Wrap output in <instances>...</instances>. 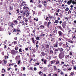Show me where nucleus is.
I'll return each mask as SVG.
<instances>
[{"label": "nucleus", "instance_id": "obj_23", "mask_svg": "<svg viewBox=\"0 0 76 76\" xmlns=\"http://www.w3.org/2000/svg\"><path fill=\"white\" fill-rule=\"evenodd\" d=\"M69 8L67 7L66 8V9H65V11H66V12H67V11H68V10H69Z\"/></svg>", "mask_w": 76, "mask_h": 76}, {"label": "nucleus", "instance_id": "obj_40", "mask_svg": "<svg viewBox=\"0 0 76 76\" xmlns=\"http://www.w3.org/2000/svg\"><path fill=\"white\" fill-rule=\"evenodd\" d=\"M23 69L24 71H25V67H23Z\"/></svg>", "mask_w": 76, "mask_h": 76}, {"label": "nucleus", "instance_id": "obj_56", "mask_svg": "<svg viewBox=\"0 0 76 76\" xmlns=\"http://www.w3.org/2000/svg\"><path fill=\"white\" fill-rule=\"evenodd\" d=\"M17 22H18V21L16 20H15V21H14V23H16H16H17Z\"/></svg>", "mask_w": 76, "mask_h": 76}, {"label": "nucleus", "instance_id": "obj_64", "mask_svg": "<svg viewBox=\"0 0 76 76\" xmlns=\"http://www.w3.org/2000/svg\"><path fill=\"white\" fill-rule=\"evenodd\" d=\"M74 70H76V66H74Z\"/></svg>", "mask_w": 76, "mask_h": 76}, {"label": "nucleus", "instance_id": "obj_25", "mask_svg": "<svg viewBox=\"0 0 76 76\" xmlns=\"http://www.w3.org/2000/svg\"><path fill=\"white\" fill-rule=\"evenodd\" d=\"M19 51L20 53L21 52H22V48H20L19 50Z\"/></svg>", "mask_w": 76, "mask_h": 76}, {"label": "nucleus", "instance_id": "obj_12", "mask_svg": "<svg viewBox=\"0 0 76 76\" xmlns=\"http://www.w3.org/2000/svg\"><path fill=\"white\" fill-rule=\"evenodd\" d=\"M41 54L44 57V56H45V53H44V52H42L41 53Z\"/></svg>", "mask_w": 76, "mask_h": 76}, {"label": "nucleus", "instance_id": "obj_1", "mask_svg": "<svg viewBox=\"0 0 76 76\" xmlns=\"http://www.w3.org/2000/svg\"><path fill=\"white\" fill-rule=\"evenodd\" d=\"M65 56L64 53L61 52H60L58 55L59 58L60 59L63 58Z\"/></svg>", "mask_w": 76, "mask_h": 76}, {"label": "nucleus", "instance_id": "obj_14", "mask_svg": "<svg viewBox=\"0 0 76 76\" xmlns=\"http://www.w3.org/2000/svg\"><path fill=\"white\" fill-rule=\"evenodd\" d=\"M20 58V56H16V59L17 60H18V59H19Z\"/></svg>", "mask_w": 76, "mask_h": 76}, {"label": "nucleus", "instance_id": "obj_27", "mask_svg": "<svg viewBox=\"0 0 76 76\" xmlns=\"http://www.w3.org/2000/svg\"><path fill=\"white\" fill-rule=\"evenodd\" d=\"M59 16L60 17H61V18L62 17H63V15L61 14V13H59Z\"/></svg>", "mask_w": 76, "mask_h": 76}, {"label": "nucleus", "instance_id": "obj_48", "mask_svg": "<svg viewBox=\"0 0 76 76\" xmlns=\"http://www.w3.org/2000/svg\"><path fill=\"white\" fill-rule=\"evenodd\" d=\"M36 39L37 40H38L39 39V37H37L36 38Z\"/></svg>", "mask_w": 76, "mask_h": 76}, {"label": "nucleus", "instance_id": "obj_60", "mask_svg": "<svg viewBox=\"0 0 76 76\" xmlns=\"http://www.w3.org/2000/svg\"><path fill=\"white\" fill-rule=\"evenodd\" d=\"M51 64H54V62L53 61H53H51Z\"/></svg>", "mask_w": 76, "mask_h": 76}, {"label": "nucleus", "instance_id": "obj_10", "mask_svg": "<svg viewBox=\"0 0 76 76\" xmlns=\"http://www.w3.org/2000/svg\"><path fill=\"white\" fill-rule=\"evenodd\" d=\"M11 53L12 54H15V52L14 50H12L11 52Z\"/></svg>", "mask_w": 76, "mask_h": 76}, {"label": "nucleus", "instance_id": "obj_61", "mask_svg": "<svg viewBox=\"0 0 76 76\" xmlns=\"http://www.w3.org/2000/svg\"><path fill=\"white\" fill-rule=\"evenodd\" d=\"M54 76H57V74H54Z\"/></svg>", "mask_w": 76, "mask_h": 76}, {"label": "nucleus", "instance_id": "obj_53", "mask_svg": "<svg viewBox=\"0 0 76 76\" xmlns=\"http://www.w3.org/2000/svg\"><path fill=\"white\" fill-rule=\"evenodd\" d=\"M21 17H22V16H18V18H20V19H21Z\"/></svg>", "mask_w": 76, "mask_h": 76}, {"label": "nucleus", "instance_id": "obj_37", "mask_svg": "<svg viewBox=\"0 0 76 76\" xmlns=\"http://www.w3.org/2000/svg\"><path fill=\"white\" fill-rule=\"evenodd\" d=\"M72 3L73 4H76V2H72Z\"/></svg>", "mask_w": 76, "mask_h": 76}, {"label": "nucleus", "instance_id": "obj_36", "mask_svg": "<svg viewBox=\"0 0 76 76\" xmlns=\"http://www.w3.org/2000/svg\"><path fill=\"white\" fill-rule=\"evenodd\" d=\"M67 70V69L66 68H65L64 69H63V70H64V71H66Z\"/></svg>", "mask_w": 76, "mask_h": 76}, {"label": "nucleus", "instance_id": "obj_8", "mask_svg": "<svg viewBox=\"0 0 76 76\" xmlns=\"http://www.w3.org/2000/svg\"><path fill=\"white\" fill-rule=\"evenodd\" d=\"M58 22H59V21L58 20H56L55 21L54 23H58Z\"/></svg>", "mask_w": 76, "mask_h": 76}, {"label": "nucleus", "instance_id": "obj_34", "mask_svg": "<svg viewBox=\"0 0 76 76\" xmlns=\"http://www.w3.org/2000/svg\"><path fill=\"white\" fill-rule=\"evenodd\" d=\"M69 32V34H72V31H71V30H70L69 31H68Z\"/></svg>", "mask_w": 76, "mask_h": 76}, {"label": "nucleus", "instance_id": "obj_52", "mask_svg": "<svg viewBox=\"0 0 76 76\" xmlns=\"http://www.w3.org/2000/svg\"><path fill=\"white\" fill-rule=\"evenodd\" d=\"M37 70V68H36V67L34 68V70L36 71V70Z\"/></svg>", "mask_w": 76, "mask_h": 76}, {"label": "nucleus", "instance_id": "obj_7", "mask_svg": "<svg viewBox=\"0 0 76 76\" xmlns=\"http://www.w3.org/2000/svg\"><path fill=\"white\" fill-rule=\"evenodd\" d=\"M53 70L56 71V70H57V68L56 66H53Z\"/></svg>", "mask_w": 76, "mask_h": 76}, {"label": "nucleus", "instance_id": "obj_22", "mask_svg": "<svg viewBox=\"0 0 76 76\" xmlns=\"http://www.w3.org/2000/svg\"><path fill=\"white\" fill-rule=\"evenodd\" d=\"M9 56H6V55H5L4 56V57L5 58V59H6V58H7Z\"/></svg>", "mask_w": 76, "mask_h": 76}, {"label": "nucleus", "instance_id": "obj_2", "mask_svg": "<svg viewBox=\"0 0 76 76\" xmlns=\"http://www.w3.org/2000/svg\"><path fill=\"white\" fill-rule=\"evenodd\" d=\"M57 50H58V51H60L61 53H62L63 51L64 50V49L62 48H57Z\"/></svg>", "mask_w": 76, "mask_h": 76}, {"label": "nucleus", "instance_id": "obj_54", "mask_svg": "<svg viewBox=\"0 0 76 76\" xmlns=\"http://www.w3.org/2000/svg\"><path fill=\"white\" fill-rule=\"evenodd\" d=\"M35 11H33V15H35Z\"/></svg>", "mask_w": 76, "mask_h": 76}, {"label": "nucleus", "instance_id": "obj_16", "mask_svg": "<svg viewBox=\"0 0 76 76\" xmlns=\"http://www.w3.org/2000/svg\"><path fill=\"white\" fill-rule=\"evenodd\" d=\"M52 66V65L51 64H49L48 65V68H49V67H51Z\"/></svg>", "mask_w": 76, "mask_h": 76}, {"label": "nucleus", "instance_id": "obj_59", "mask_svg": "<svg viewBox=\"0 0 76 76\" xmlns=\"http://www.w3.org/2000/svg\"><path fill=\"white\" fill-rule=\"evenodd\" d=\"M68 70H72V68H68Z\"/></svg>", "mask_w": 76, "mask_h": 76}, {"label": "nucleus", "instance_id": "obj_33", "mask_svg": "<svg viewBox=\"0 0 76 76\" xmlns=\"http://www.w3.org/2000/svg\"><path fill=\"white\" fill-rule=\"evenodd\" d=\"M10 69H11L10 68H9V67H7V70L8 71H9V70H10Z\"/></svg>", "mask_w": 76, "mask_h": 76}, {"label": "nucleus", "instance_id": "obj_17", "mask_svg": "<svg viewBox=\"0 0 76 76\" xmlns=\"http://www.w3.org/2000/svg\"><path fill=\"white\" fill-rule=\"evenodd\" d=\"M9 9V10H13V7L10 6Z\"/></svg>", "mask_w": 76, "mask_h": 76}, {"label": "nucleus", "instance_id": "obj_15", "mask_svg": "<svg viewBox=\"0 0 76 76\" xmlns=\"http://www.w3.org/2000/svg\"><path fill=\"white\" fill-rule=\"evenodd\" d=\"M58 29H61V30L63 29V28H61V26H58Z\"/></svg>", "mask_w": 76, "mask_h": 76}, {"label": "nucleus", "instance_id": "obj_50", "mask_svg": "<svg viewBox=\"0 0 76 76\" xmlns=\"http://www.w3.org/2000/svg\"><path fill=\"white\" fill-rule=\"evenodd\" d=\"M14 39L15 40H17V39H18V38H17V37H15Z\"/></svg>", "mask_w": 76, "mask_h": 76}, {"label": "nucleus", "instance_id": "obj_51", "mask_svg": "<svg viewBox=\"0 0 76 76\" xmlns=\"http://www.w3.org/2000/svg\"><path fill=\"white\" fill-rule=\"evenodd\" d=\"M70 13H71V11H70V10H69V11L68 12V14H69Z\"/></svg>", "mask_w": 76, "mask_h": 76}, {"label": "nucleus", "instance_id": "obj_28", "mask_svg": "<svg viewBox=\"0 0 76 76\" xmlns=\"http://www.w3.org/2000/svg\"><path fill=\"white\" fill-rule=\"evenodd\" d=\"M23 22H24L23 20H21L20 21V23H23Z\"/></svg>", "mask_w": 76, "mask_h": 76}, {"label": "nucleus", "instance_id": "obj_19", "mask_svg": "<svg viewBox=\"0 0 76 76\" xmlns=\"http://www.w3.org/2000/svg\"><path fill=\"white\" fill-rule=\"evenodd\" d=\"M61 39H62V38H59L58 39V41L59 42H60V41H61Z\"/></svg>", "mask_w": 76, "mask_h": 76}, {"label": "nucleus", "instance_id": "obj_46", "mask_svg": "<svg viewBox=\"0 0 76 76\" xmlns=\"http://www.w3.org/2000/svg\"><path fill=\"white\" fill-rule=\"evenodd\" d=\"M39 6V8H41V7H42V6L41 5H40L39 4L38 5Z\"/></svg>", "mask_w": 76, "mask_h": 76}, {"label": "nucleus", "instance_id": "obj_13", "mask_svg": "<svg viewBox=\"0 0 76 76\" xmlns=\"http://www.w3.org/2000/svg\"><path fill=\"white\" fill-rule=\"evenodd\" d=\"M50 24H51V22H48V28H49V27L50 26Z\"/></svg>", "mask_w": 76, "mask_h": 76}, {"label": "nucleus", "instance_id": "obj_20", "mask_svg": "<svg viewBox=\"0 0 76 76\" xmlns=\"http://www.w3.org/2000/svg\"><path fill=\"white\" fill-rule=\"evenodd\" d=\"M34 20H36V21H38V18H34Z\"/></svg>", "mask_w": 76, "mask_h": 76}, {"label": "nucleus", "instance_id": "obj_39", "mask_svg": "<svg viewBox=\"0 0 76 76\" xmlns=\"http://www.w3.org/2000/svg\"><path fill=\"white\" fill-rule=\"evenodd\" d=\"M18 49H19V48L18 47H15V50H18Z\"/></svg>", "mask_w": 76, "mask_h": 76}, {"label": "nucleus", "instance_id": "obj_57", "mask_svg": "<svg viewBox=\"0 0 76 76\" xmlns=\"http://www.w3.org/2000/svg\"><path fill=\"white\" fill-rule=\"evenodd\" d=\"M76 36L74 35V37H73V38H75V39H76Z\"/></svg>", "mask_w": 76, "mask_h": 76}, {"label": "nucleus", "instance_id": "obj_32", "mask_svg": "<svg viewBox=\"0 0 76 76\" xmlns=\"http://www.w3.org/2000/svg\"><path fill=\"white\" fill-rule=\"evenodd\" d=\"M50 52L51 53V54H53V51L52 50H50Z\"/></svg>", "mask_w": 76, "mask_h": 76}, {"label": "nucleus", "instance_id": "obj_45", "mask_svg": "<svg viewBox=\"0 0 76 76\" xmlns=\"http://www.w3.org/2000/svg\"><path fill=\"white\" fill-rule=\"evenodd\" d=\"M30 2L31 3H33V1L32 0H30Z\"/></svg>", "mask_w": 76, "mask_h": 76}, {"label": "nucleus", "instance_id": "obj_21", "mask_svg": "<svg viewBox=\"0 0 76 76\" xmlns=\"http://www.w3.org/2000/svg\"><path fill=\"white\" fill-rule=\"evenodd\" d=\"M71 75L72 76H73L74 75H75V73H74V72H72L71 73Z\"/></svg>", "mask_w": 76, "mask_h": 76}, {"label": "nucleus", "instance_id": "obj_44", "mask_svg": "<svg viewBox=\"0 0 76 76\" xmlns=\"http://www.w3.org/2000/svg\"><path fill=\"white\" fill-rule=\"evenodd\" d=\"M59 12H60V9H58V10L56 11V12H57V13H59Z\"/></svg>", "mask_w": 76, "mask_h": 76}, {"label": "nucleus", "instance_id": "obj_11", "mask_svg": "<svg viewBox=\"0 0 76 76\" xmlns=\"http://www.w3.org/2000/svg\"><path fill=\"white\" fill-rule=\"evenodd\" d=\"M69 57H70V56H69V55H66L65 57V58H66V59H67L68 58H69Z\"/></svg>", "mask_w": 76, "mask_h": 76}, {"label": "nucleus", "instance_id": "obj_9", "mask_svg": "<svg viewBox=\"0 0 76 76\" xmlns=\"http://www.w3.org/2000/svg\"><path fill=\"white\" fill-rule=\"evenodd\" d=\"M45 47H46V48H49L50 47V45H45Z\"/></svg>", "mask_w": 76, "mask_h": 76}, {"label": "nucleus", "instance_id": "obj_26", "mask_svg": "<svg viewBox=\"0 0 76 76\" xmlns=\"http://www.w3.org/2000/svg\"><path fill=\"white\" fill-rule=\"evenodd\" d=\"M58 47V44H56L54 46V47H56L57 48Z\"/></svg>", "mask_w": 76, "mask_h": 76}, {"label": "nucleus", "instance_id": "obj_18", "mask_svg": "<svg viewBox=\"0 0 76 76\" xmlns=\"http://www.w3.org/2000/svg\"><path fill=\"white\" fill-rule=\"evenodd\" d=\"M48 16H49L50 18H53V16H51V15H50L49 14L48 15Z\"/></svg>", "mask_w": 76, "mask_h": 76}, {"label": "nucleus", "instance_id": "obj_41", "mask_svg": "<svg viewBox=\"0 0 76 76\" xmlns=\"http://www.w3.org/2000/svg\"><path fill=\"white\" fill-rule=\"evenodd\" d=\"M25 21L26 22H28V19H26L25 20Z\"/></svg>", "mask_w": 76, "mask_h": 76}, {"label": "nucleus", "instance_id": "obj_55", "mask_svg": "<svg viewBox=\"0 0 76 76\" xmlns=\"http://www.w3.org/2000/svg\"><path fill=\"white\" fill-rule=\"evenodd\" d=\"M48 76H51V73L49 74L48 75Z\"/></svg>", "mask_w": 76, "mask_h": 76}, {"label": "nucleus", "instance_id": "obj_3", "mask_svg": "<svg viewBox=\"0 0 76 76\" xmlns=\"http://www.w3.org/2000/svg\"><path fill=\"white\" fill-rule=\"evenodd\" d=\"M55 51H54V54L56 55H58V50L57 49H56L55 50Z\"/></svg>", "mask_w": 76, "mask_h": 76}, {"label": "nucleus", "instance_id": "obj_29", "mask_svg": "<svg viewBox=\"0 0 76 76\" xmlns=\"http://www.w3.org/2000/svg\"><path fill=\"white\" fill-rule=\"evenodd\" d=\"M54 15H56V16H58V14L57 12H55Z\"/></svg>", "mask_w": 76, "mask_h": 76}, {"label": "nucleus", "instance_id": "obj_49", "mask_svg": "<svg viewBox=\"0 0 76 76\" xmlns=\"http://www.w3.org/2000/svg\"><path fill=\"white\" fill-rule=\"evenodd\" d=\"M14 43L15 44H17V41H15L14 42Z\"/></svg>", "mask_w": 76, "mask_h": 76}, {"label": "nucleus", "instance_id": "obj_58", "mask_svg": "<svg viewBox=\"0 0 76 76\" xmlns=\"http://www.w3.org/2000/svg\"><path fill=\"white\" fill-rule=\"evenodd\" d=\"M61 75H64V73L63 72H61Z\"/></svg>", "mask_w": 76, "mask_h": 76}, {"label": "nucleus", "instance_id": "obj_35", "mask_svg": "<svg viewBox=\"0 0 76 76\" xmlns=\"http://www.w3.org/2000/svg\"><path fill=\"white\" fill-rule=\"evenodd\" d=\"M29 13H27L26 15V17H28V16H29Z\"/></svg>", "mask_w": 76, "mask_h": 76}, {"label": "nucleus", "instance_id": "obj_4", "mask_svg": "<svg viewBox=\"0 0 76 76\" xmlns=\"http://www.w3.org/2000/svg\"><path fill=\"white\" fill-rule=\"evenodd\" d=\"M58 33L59 34V37H61V36H62V35H63V33L62 32L60 31H58Z\"/></svg>", "mask_w": 76, "mask_h": 76}, {"label": "nucleus", "instance_id": "obj_43", "mask_svg": "<svg viewBox=\"0 0 76 76\" xmlns=\"http://www.w3.org/2000/svg\"><path fill=\"white\" fill-rule=\"evenodd\" d=\"M20 63V61L19 60L18 62V64L19 65Z\"/></svg>", "mask_w": 76, "mask_h": 76}, {"label": "nucleus", "instance_id": "obj_62", "mask_svg": "<svg viewBox=\"0 0 76 76\" xmlns=\"http://www.w3.org/2000/svg\"><path fill=\"white\" fill-rule=\"evenodd\" d=\"M14 67H15V68L17 67V65H15L14 66Z\"/></svg>", "mask_w": 76, "mask_h": 76}, {"label": "nucleus", "instance_id": "obj_63", "mask_svg": "<svg viewBox=\"0 0 76 76\" xmlns=\"http://www.w3.org/2000/svg\"><path fill=\"white\" fill-rule=\"evenodd\" d=\"M24 12V11H21L20 12V13H23Z\"/></svg>", "mask_w": 76, "mask_h": 76}, {"label": "nucleus", "instance_id": "obj_24", "mask_svg": "<svg viewBox=\"0 0 76 76\" xmlns=\"http://www.w3.org/2000/svg\"><path fill=\"white\" fill-rule=\"evenodd\" d=\"M47 60H45V61H44V64H46V62H47Z\"/></svg>", "mask_w": 76, "mask_h": 76}, {"label": "nucleus", "instance_id": "obj_38", "mask_svg": "<svg viewBox=\"0 0 76 76\" xmlns=\"http://www.w3.org/2000/svg\"><path fill=\"white\" fill-rule=\"evenodd\" d=\"M3 61H4V64H6V63H7V61H5V60H4Z\"/></svg>", "mask_w": 76, "mask_h": 76}, {"label": "nucleus", "instance_id": "obj_5", "mask_svg": "<svg viewBox=\"0 0 76 76\" xmlns=\"http://www.w3.org/2000/svg\"><path fill=\"white\" fill-rule=\"evenodd\" d=\"M62 26L64 28H66L65 26H66V24L65 23H64V22H63Z\"/></svg>", "mask_w": 76, "mask_h": 76}, {"label": "nucleus", "instance_id": "obj_30", "mask_svg": "<svg viewBox=\"0 0 76 76\" xmlns=\"http://www.w3.org/2000/svg\"><path fill=\"white\" fill-rule=\"evenodd\" d=\"M54 10L52 9L50 11L51 12V13H54V11H53Z\"/></svg>", "mask_w": 76, "mask_h": 76}, {"label": "nucleus", "instance_id": "obj_42", "mask_svg": "<svg viewBox=\"0 0 76 76\" xmlns=\"http://www.w3.org/2000/svg\"><path fill=\"white\" fill-rule=\"evenodd\" d=\"M44 25H47V22H45Z\"/></svg>", "mask_w": 76, "mask_h": 76}, {"label": "nucleus", "instance_id": "obj_47", "mask_svg": "<svg viewBox=\"0 0 76 76\" xmlns=\"http://www.w3.org/2000/svg\"><path fill=\"white\" fill-rule=\"evenodd\" d=\"M0 31H3V28H2L1 27H0Z\"/></svg>", "mask_w": 76, "mask_h": 76}, {"label": "nucleus", "instance_id": "obj_31", "mask_svg": "<svg viewBox=\"0 0 76 76\" xmlns=\"http://www.w3.org/2000/svg\"><path fill=\"white\" fill-rule=\"evenodd\" d=\"M59 61H57L56 62V64H59Z\"/></svg>", "mask_w": 76, "mask_h": 76}, {"label": "nucleus", "instance_id": "obj_6", "mask_svg": "<svg viewBox=\"0 0 76 76\" xmlns=\"http://www.w3.org/2000/svg\"><path fill=\"white\" fill-rule=\"evenodd\" d=\"M72 1H68L67 2V4L68 5H69H69H70V4H71L72 3Z\"/></svg>", "mask_w": 76, "mask_h": 76}]
</instances>
